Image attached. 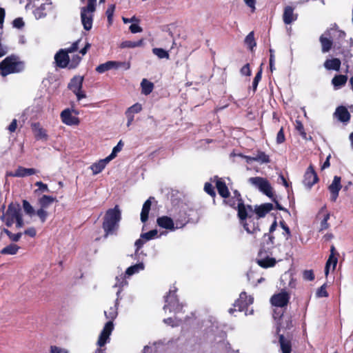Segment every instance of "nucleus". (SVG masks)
Masks as SVG:
<instances>
[{"instance_id":"f257e3e1","label":"nucleus","mask_w":353,"mask_h":353,"mask_svg":"<svg viewBox=\"0 0 353 353\" xmlns=\"http://www.w3.org/2000/svg\"><path fill=\"white\" fill-rule=\"evenodd\" d=\"M346 34L344 31L339 29L336 24L327 28L319 37L323 53L329 52L333 48L336 54H343L344 61L347 62L352 57L350 48L353 46L352 38L349 41L345 40Z\"/></svg>"},{"instance_id":"f03ea898","label":"nucleus","mask_w":353,"mask_h":353,"mask_svg":"<svg viewBox=\"0 0 353 353\" xmlns=\"http://www.w3.org/2000/svg\"><path fill=\"white\" fill-rule=\"evenodd\" d=\"M238 216L244 229L248 234L256 235L260 232L258 218L254 216V211L251 205H245L239 201L238 204Z\"/></svg>"},{"instance_id":"7ed1b4c3","label":"nucleus","mask_w":353,"mask_h":353,"mask_svg":"<svg viewBox=\"0 0 353 353\" xmlns=\"http://www.w3.org/2000/svg\"><path fill=\"white\" fill-rule=\"evenodd\" d=\"M118 305L119 301L117 299L115 301L114 307H110L109 311H104L105 316L109 321L105 324L97 341V345L99 347H103L109 341L110 336L114 329L113 321L117 318L118 315Z\"/></svg>"},{"instance_id":"20e7f679","label":"nucleus","mask_w":353,"mask_h":353,"mask_svg":"<svg viewBox=\"0 0 353 353\" xmlns=\"http://www.w3.org/2000/svg\"><path fill=\"white\" fill-rule=\"evenodd\" d=\"M121 219V212L118 205L106 211L103 221L105 237L113 234L119 228Z\"/></svg>"},{"instance_id":"39448f33","label":"nucleus","mask_w":353,"mask_h":353,"mask_svg":"<svg viewBox=\"0 0 353 353\" xmlns=\"http://www.w3.org/2000/svg\"><path fill=\"white\" fill-rule=\"evenodd\" d=\"M23 68V63L20 61L19 58L14 55L7 57L0 63V73L3 77L11 73L19 72Z\"/></svg>"},{"instance_id":"423d86ee","label":"nucleus","mask_w":353,"mask_h":353,"mask_svg":"<svg viewBox=\"0 0 353 353\" xmlns=\"http://www.w3.org/2000/svg\"><path fill=\"white\" fill-rule=\"evenodd\" d=\"M254 299L251 296H248L246 292H243L240 294L239 299L235 301L234 303V308H230L229 310L230 314H233L234 311L239 310L240 312L244 311L245 314L247 316L248 314H253V310L251 309L249 312H248V307L253 303Z\"/></svg>"},{"instance_id":"0eeeda50","label":"nucleus","mask_w":353,"mask_h":353,"mask_svg":"<svg viewBox=\"0 0 353 353\" xmlns=\"http://www.w3.org/2000/svg\"><path fill=\"white\" fill-rule=\"evenodd\" d=\"M176 288L172 287L170 289L168 294L165 296V304L163 306V310L166 312L169 310L170 312L178 313L181 311L183 305L179 303V300L175 294Z\"/></svg>"},{"instance_id":"6e6552de","label":"nucleus","mask_w":353,"mask_h":353,"mask_svg":"<svg viewBox=\"0 0 353 353\" xmlns=\"http://www.w3.org/2000/svg\"><path fill=\"white\" fill-rule=\"evenodd\" d=\"M21 211L19 204L11 203L8 205L6 212L1 216V219L8 227H10L21 216Z\"/></svg>"},{"instance_id":"1a4fd4ad","label":"nucleus","mask_w":353,"mask_h":353,"mask_svg":"<svg viewBox=\"0 0 353 353\" xmlns=\"http://www.w3.org/2000/svg\"><path fill=\"white\" fill-rule=\"evenodd\" d=\"M248 182L268 197H273L272 188L266 179L260 176L250 177Z\"/></svg>"},{"instance_id":"9d476101","label":"nucleus","mask_w":353,"mask_h":353,"mask_svg":"<svg viewBox=\"0 0 353 353\" xmlns=\"http://www.w3.org/2000/svg\"><path fill=\"white\" fill-rule=\"evenodd\" d=\"M158 225L170 231H174L176 229L182 228L186 222L182 223L179 221L174 222L173 219L167 216H162L157 219Z\"/></svg>"},{"instance_id":"9b49d317","label":"nucleus","mask_w":353,"mask_h":353,"mask_svg":"<svg viewBox=\"0 0 353 353\" xmlns=\"http://www.w3.org/2000/svg\"><path fill=\"white\" fill-rule=\"evenodd\" d=\"M290 299V294L285 290H282L278 294H274L270 299L271 303L276 307H285Z\"/></svg>"},{"instance_id":"f8f14e48","label":"nucleus","mask_w":353,"mask_h":353,"mask_svg":"<svg viewBox=\"0 0 353 353\" xmlns=\"http://www.w3.org/2000/svg\"><path fill=\"white\" fill-rule=\"evenodd\" d=\"M319 181L316 173L312 165H310L305 172L303 183L305 187L310 189Z\"/></svg>"},{"instance_id":"ddd939ff","label":"nucleus","mask_w":353,"mask_h":353,"mask_svg":"<svg viewBox=\"0 0 353 353\" xmlns=\"http://www.w3.org/2000/svg\"><path fill=\"white\" fill-rule=\"evenodd\" d=\"M94 10H90L87 8H81V19L83 28L86 30H90L92 26V13Z\"/></svg>"},{"instance_id":"4468645a","label":"nucleus","mask_w":353,"mask_h":353,"mask_svg":"<svg viewBox=\"0 0 353 353\" xmlns=\"http://www.w3.org/2000/svg\"><path fill=\"white\" fill-rule=\"evenodd\" d=\"M72 112L77 114L74 110L65 109L61 113L62 121L68 125H77L79 122V119L72 115Z\"/></svg>"},{"instance_id":"2eb2a0df","label":"nucleus","mask_w":353,"mask_h":353,"mask_svg":"<svg viewBox=\"0 0 353 353\" xmlns=\"http://www.w3.org/2000/svg\"><path fill=\"white\" fill-rule=\"evenodd\" d=\"M341 177L335 176L333 179L332 183L329 185L328 190L331 193L330 200L335 201L339 196V192L341 189Z\"/></svg>"},{"instance_id":"dca6fc26","label":"nucleus","mask_w":353,"mask_h":353,"mask_svg":"<svg viewBox=\"0 0 353 353\" xmlns=\"http://www.w3.org/2000/svg\"><path fill=\"white\" fill-rule=\"evenodd\" d=\"M68 53L65 50H60L54 56L57 65L60 68H65L69 64Z\"/></svg>"},{"instance_id":"f3484780","label":"nucleus","mask_w":353,"mask_h":353,"mask_svg":"<svg viewBox=\"0 0 353 353\" xmlns=\"http://www.w3.org/2000/svg\"><path fill=\"white\" fill-rule=\"evenodd\" d=\"M294 8L289 6L284 8L283 20L285 24H291L297 19L298 15L294 13Z\"/></svg>"},{"instance_id":"a211bd4d","label":"nucleus","mask_w":353,"mask_h":353,"mask_svg":"<svg viewBox=\"0 0 353 353\" xmlns=\"http://www.w3.org/2000/svg\"><path fill=\"white\" fill-rule=\"evenodd\" d=\"M152 201H154V197L150 196L143 205L140 217L142 223H145L148 219Z\"/></svg>"},{"instance_id":"6ab92c4d","label":"nucleus","mask_w":353,"mask_h":353,"mask_svg":"<svg viewBox=\"0 0 353 353\" xmlns=\"http://www.w3.org/2000/svg\"><path fill=\"white\" fill-rule=\"evenodd\" d=\"M38 172L34 168H26L21 166H19L14 173L10 174L11 176L14 177H25L27 176H30L32 174H35Z\"/></svg>"},{"instance_id":"aec40b11","label":"nucleus","mask_w":353,"mask_h":353,"mask_svg":"<svg viewBox=\"0 0 353 353\" xmlns=\"http://www.w3.org/2000/svg\"><path fill=\"white\" fill-rule=\"evenodd\" d=\"M273 209V205L270 203H266L262 204L259 206H256L254 211V214L255 213L257 215V218L263 217L270 212Z\"/></svg>"},{"instance_id":"412c9836","label":"nucleus","mask_w":353,"mask_h":353,"mask_svg":"<svg viewBox=\"0 0 353 353\" xmlns=\"http://www.w3.org/2000/svg\"><path fill=\"white\" fill-rule=\"evenodd\" d=\"M125 276L122 274L119 276H117L115 278L116 283L114 284L113 288H118V290L117 292V301L121 299L120 294L122 291V289L124 286L128 285V281L125 280Z\"/></svg>"},{"instance_id":"4be33fe9","label":"nucleus","mask_w":353,"mask_h":353,"mask_svg":"<svg viewBox=\"0 0 353 353\" xmlns=\"http://www.w3.org/2000/svg\"><path fill=\"white\" fill-rule=\"evenodd\" d=\"M83 81V77L81 76L74 77L68 83V88L73 92H77L79 90H81Z\"/></svg>"},{"instance_id":"5701e85b","label":"nucleus","mask_w":353,"mask_h":353,"mask_svg":"<svg viewBox=\"0 0 353 353\" xmlns=\"http://www.w3.org/2000/svg\"><path fill=\"white\" fill-rule=\"evenodd\" d=\"M32 130L37 139L47 140L48 135L46 131L39 123H32Z\"/></svg>"},{"instance_id":"b1692460","label":"nucleus","mask_w":353,"mask_h":353,"mask_svg":"<svg viewBox=\"0 0 353 353\" xmlns=\"http://www.w3.org/2000/svg\"><path fill=\"white\" fill-rule=\"evenodd\" d=\"M108 157L103 159L99 160L98 162L93 163L90 166V169L92 170L94 174H97L100 173L106 166V165L110 161Z\"/></svg>"},{"instance_id":"393cba45","label":"nucleus","mask_w":353,"mask_h":353,"mask_svg":"<svg viewBox=\"0 0 353 353\" xmlns=\"http://www.w3.org/2000/svg\"><path fill=\"white\" fill-rule=\"evenodd\" d=\"M335 114L339 121L342 122H347L350 119V114L344 106H340L336 108Z\"/></svg>"},{"instance_id":"a878e982","label":"nucleus","mask_w":353,"mask_h":353,"mask_svg":"<svg viewBox=\"0 0 353 353\" xmlns=\"http://www.w3.org/2000/svg\"><path fill=\"white\" fill-rule=\"evenodd\" d=\"M341 62L339 59L334 58L332 59H327L324 62V67L328 70L339 71Z\"/></svg>"},{"instance_id":"bb28decb","label":"nucleus","mask_w":353,"mask_h":353,"mask_svg":"<svg viewBox=\"0 0 353 353\" xmlns=\"http://www.w3.org/2000/svg\"><path fill=\"white\" fill-rule=\"evenodd\" d=\"M335 251L334 247L332 245L330 249L331 254L329 256L328 260L326 262L325 268V273L326 275L329 273L330 267L332 265L333 270L335 269L336 263H337V258L334 256V253Z\"/></svg>"},{"instance_id":"cd10ccee","label":"nucleus","mask_w":353,"mask_h":353,"mask_svg":"<svg viewBox=\"0 0 353 353\" xmlns=\"http://www.w3.org/2000/svg\"><path fill=\"white\" fill-rule=\"evenodd\" d=\"M216 187L218 190L219 194L223 198H227L230 195L229 190L228 187L225 185V183L221 179H217L216 183Z\"/></svg>"},{"instance_id":"c85d7f7f","label":"nucleus","mask_w":353,"mask_h":353,"mask_svg":"<svg viewBox=\"0 0 353 353\" xmlns=\"http://www.w3.org/2000/svg\"><path fill=\"white\" fill-rule=\"evenodd\" d=\"M279 343L283 353H291L292 347L289 339L281 334L279 336Z\"/></svg>"},{"instance_id":"c756f323","label":"nucleus","mask_w":353,"mask_h":353,"mask_svg":"<svg viewBox=\"0 0 353 353\" xmlns=\"http://www.w3.org/2000/svg\"><path fill=\"white\" fill-rule=\"evenodd\" d=\"M274 236L270 234L263 235V241L262 243V249L265 251L270 250L273 248Z\"/></svg>"},{"instance_id":"7c9ffc66","label":"nucleus","mask_w":353,"mask_h":353,"mask_svg":"<svg viewBox=\"0 0 353 353\" xmlns=\"http://www.w3.org/2000/svg\"><path fill=\"white\" fill-rule=\"evenodd\" d=\"M144 269V264L143 263H139L132 265L127 268L125 272V276L127 277H130L134 274L139 273L140 271Z\"/></svg>"},{"instance_id":"2f4dec72","label":"nucleus","mask_w":353,"mask_h":353,"mask_svg":"<svg viewBox=\"0 0 353 353\" xmlns=\"http://www.w3.org/2000/svg\"><path fill=\"white\" fill-rule=\"evenodd\" d=\"M117 65L118 63L117 61H109L98 65L96 68V71L99 73H103L108 70L114 68V66H117Z\"/></svg>"},{"instance_id":"473e14b6","label":"nucleus","mask_w":353,"mask_h":353,"mask_svg":"<svg viewBox=\"0 0 353 353\" xmlns=\"http://www.w3.org/2000/svg\"><path fill=\"white\" fill-rule=\"evenodd\" d=\"M141 93L145 95H148L152 92L154 84L146 79H143L141 83Z\"/></svg>"},{"instance_id":"72a5a7b5","label":"nucleus","mask_w":353,"mask_h":353,"mask_svg":"<svg viewBox=\"0 0 353 353\" xmlns=\"http://www.w3.org/2000/svg\"><path fill=\"white\" fill-rule=\"evenodd\" d=\"M55 201V197L43 195L39 199V203L41 208L46 209Z\"/></svg>"},{"instance_id":"f704fd0d","label":"nucleus","mask_w":353,"mask_h":353,"mask_svg":"<svg viewBox=\"0 0 353 353\" xmlns=\"http://www.w3.org/2000/svg\"><path fill=\"white\" fill-rule=\"evenodd\" d=\"M347 77L346 75L339 74L336 75L332 80V83L335 87V88H339L340 87L344 85L347 82Z\"/></svg>"},{"instance_id":"c9c22d12","label":"nucleus","mask_w":353,"mask_h":353,"mask_svg":"<svg viewBox=\"0 0 353 353\" xmlns=\"http://www.w3.org/2000/svg\"><path fill=\"white\" fill-rule=\"evenodd\" d=\"M252 159L260 163H267L270 162L269 156L262 151H258L256 154H254Z\"/></svg>"},{"instance_id":"e433bc0d","label":"nucleus","mask_w":353,"mask_h":353,"mask_svg":"<svg viewBox=\"0 0 353 353\" xmlns=\"http://www.w3.org/2000/svg\"><path fill=\"white\" fill-rule=\"evenodd\" d=\"M19 246H18L16 244H10L8 246L5 247L1 250V254H10V255H14L16 254L19 250Z\"/></svg>"},{"instance_id":"4c0bfd02","label":"nucleus","mask_w":353,"mask_h":353,"mask_svg":"<svg viewBox=\"0 0 353 353\" xmlns=\"http://www.w3.org/2000/svg\"><path fill=\"white\" fill-rule=\"evenodd\" d=\"M257 263L262 268H268L274 266L276 260L274 258L266 257L265 259H258Z\"/></svg>"},{"instance_id":"58836bf2","label":"nucleus","mask_w":353,"mask_h":353,"mask_svg":"<svg viewBox=\"0 0 353 353\" xmlns=\"http://www.w3.org/2000/svg\"><path fill=\"white\" fill-rule=\"evenodd\" d=\"M245 43L248 46V48L252 50L253 48L256 46V43L254 40V32H250L245 39Z\"/></svg>"},{"instance_id":"ea45409f","label":"nucleus","mask_w":353,"mask_h":353,"mask_svg":"<svg viewBox=\"0 0 353 353\" xmlns=\"http://www.w3.org/2000/svg\"><path fill=\"white\" fill-rule=\"evenodd\" d=\"M152 52L159 59H169L168 52L163 48H154L152 49Z\"/></svg>"},{"instance_id":"a19ab883","label":"nucleus","mask_w":353,"mask_h":353,"mask_svg":"<svg viewBox=\"0 0 353 353\" xmlns=\"http://www.w3.org/2000/svg\"><path fill=\"white\" fill-rule=\"evenodd\" d=\"M143 43L142 40H139L137 41H125L121 43V47L123 48H134L136 47L141 46Z\"/></svg>"},{"instance_id":"79ce46f5","label":"nucleus","mask_w":353,"mask_h":353,"mask_svg":"<svg viewBox=\"0 0 353 353\" xmlns=\"http://www.w3.org/2000/svg\"><path fill=\"white\" fill-rule=\"evenodd\" d=\"M23 208L26 214L30 216H32L35 214L34 208L26 200L23 201Z\"/></svg>"},{"instance_id":"37998d69","label":"nucleus","mask_w":353,"mask_h":353,"mask_svg":"<svg viewBox=\"0 0 353 353\" xmlns=\"http://www.w3.org/2000/svg\"><path fill=\"white\" fill-rule=\"evenodd\" d=\"M3 232L6 233L8 235V236L9 237V239L12 241H14V242L19 241V239H21V236H22V233L21 232H18L17 234H13L9 230L6 229V228L3 229Z\"/></svg>"},{"instance_id":"c03bdc74","label":"nucleus","mask_w":353,"mask_h":353,"mask_svg":"<svg viewBox=\"0 0 353 353\" xmlns=\"http://www.w3.org/2000/svg\"><path fill=\"white\" fill-rule=\"evenodd\" d=\"M123 146V144L122 141H119V143H117V145L113 148L111 154L109 156H108L109 159H110L112 161L113 159H114L115 157L117 156V153L119 152L122 150Z\"/></svg>"},{"instance_id":"a18cd8bd","label":"nucleus","mask_w":353,"mask_h":353,"mask_svg":"<svg viewBox=\"0 0 353 353\" xmlns=\"http://www.w3.org/2000/svg\"><path fill=\"white\" fill-rule=\"evenodd\" d=\"M158 234L157 230H152L148 232L143 233L141 234V237L146 241H149L154 239Z\"/></svg>"},{"instance_id":"49530a36","label":"nucleus","mask_w":353,"mask_h":353,"mask_svg":"<svg viewBox=\"0 0 353 353\" xmlns=\"http://www.w3.org/2000/svg\"><path fill=\"white\" fill-rule=\"evenodd\" d=\"M142 110V106L139 103H135L131 107H130L126 112H128V114H132L134 115L135 113H139Z\"/></svg>"},{"instance_id":"de8ad7c7","label":"nucleus","mask_w":353,"mask_h":353,"mask_svg":"<svg viewBox=\"0 0 353 353\" xmlns=\"http://www.w3.org/2000/svg\"><path fill=\"white\" fill-rule=\"evenodd\" d=\"M261 77H262V68L261 67L260 70L256 73V76H255V77H254V79L253 80V82H252V88H253V90L254 91H255L256 90L258 84H259V82L261 79Z\"/></svg>"},{"instance_id":"09e8293b","label":"nucleus","mask_w":353,"mask_h":353,"mask_svg":"<svg viewBox=\"0 0 353 353\" xmlns=\"http://www.w3.org/2000/svg\"><path fill=\"white\" fill-rule=\"evenodd\" d=\"M37 215L39 217L42 223H44L48 217V212L44 208H40L36 212Z\"/></svg>"},{"instance_id":"8fccbe9b","label":"nucleus","mask_w":353,"mask_h":353,"mask_svg":"<svg viewBox=\"0 0 353 353\" xmlns=\"http://www.w3.org/2000/svg\"><path fill=\"white\" fill-rule=\"evenodd\" d=\"M181 321V320H178L176 319H172V318H168V319H163V322L165 324L169 325L172 327L179 326L180 325Z\"/></svg>"},{"instance_id":"3c124183","label":"nucleus","mask_w":353,"mask_h":353,"mask_svg":"<svg viewBox=\"0 0 353 353\" xmlns=\"http://www.w3.org/2000/svg\"><path fill=\"white\" fill-rule=\"evenodd\" d=\"M34 15L37 19L43 18L46 16V13L43 10L42 7H40L34 10Z\"/></svg>"},{"instance_id":"603ef678","label":"nucleus","mask_w":353,"mask_h":353,"mask_svg":"<svg viewBox=\"0 0 353 353\" xmlns=\"http://www.w3.org/2000/svg\"><path fill=\"white\" fill-rule=\"evenodd\" d=\"M114 8H115L114 5H110L108 8V9H107V10L105 12V14L107 15L108 20L109 23L112 22V16H113V14H114Z\"/></svg>"},{"instance_id":"864d4df0","label":"nucleus","mask_w":353,"mask_h":353,"mask_svg":"<svg viewBox=\"0 0 353 353\" xmlns=\"http://www.w3.org/2000/svg\"><path fill=\"white\" fill-rule=\"evenodd\" d=\"M296 129L299 132L303 138H306V133L304 131L303 125L300 121H296Z\"/></svg>"},{"instance_id":"5fc2aeb1","label":"nucleus","mask_w":353,"mask_h":353,"mask_svg":"<svg viewBox=\"0 0 353 353\" xmlns=\"http://www.w3.org/2000/svg\"><path fill=\"white\" fill-rule=\"evenodd\" d=\"M204 190L210 196H214L215 192L212 185L210 183H205L204 185Z\"/></svg>"},{"instance_id":"6e6d98bb","label":"nucleus","mask_w":353,"mask_h":353,"mask_svg":"<svg viewBox=\"0 0 353 353\" xmlns=\"http://www.w3.org/2000/svg\"><path fill=\"white\" fill-rule=\"evenodd\" d=\"M316 296L318 297H327L328 294L325 290V285H323L316 292Z\"/></svg>"},{"instance_id":"4d7b16f0","label":"nucleus","mask_w":353,"mask_h":353,"mask_svg":"<svg viewBox=\"0 0 353 353\" xmlns=\"http://www.w3.org/2000/svg\"><path fill=\"white\" fill-rule=\"evenodd\" d=\"M303 279L307 281H312L314 279V275L312 270H305L303 274Z\"/></svg>"},{"instance_id":"13d9d810","label":"nucleus","mask_w":353,"mask_h":353,"mask_svg":"<svg viewBox=\"0 0 353 353\" xmlns=\"http://www.w3.org/2000/svg\"><path fill=\"white\" fill-rule=\"evenodd\" d=\"M35 185L37 186L39 188V190L42 192H49V189L48 188V185L43 183H42L41 181H37L35 183ZM38 191L36 190L35 192H37Z\"/></svg>"},{"instance_id":"bf43d9fd","label":"nucleus","mask_w":353,"mask_h":353,"mask_svg":"<svg viewBox=\"0 0 353 353\" xmlns=\"http://www.w3.org/2000/svg\"><path fill=\"white\" fill-rule=\"evenodd\" d=\"M129 29L130 32L134 34L141 32L143 30V29L137 23H132L130 26Z\"/></svg>"},{"instance_id":"052dcab7","label":"nucleus","mask_w":353,"mask_h":353,"mask_svg":"<svg viewBox=\"0 0 353 353\" xmlns=\"http://www.w3.org/2000/svg\"><path fill=\"white\" fill-rule=\"evenodd\" d=\"M13 26L17 28H21L24 26V22L22 18H17L12 22Z\"/></svg>"},{"instance_id":"680f3d73","label":"nucleus","mask_w":353,"mask_h":353,"mask_svg":"<svg viewBox=\"0 0 353 353\" xmlns=\"http://www.w3.org/2000/svg\"><path fill=\"white\" fill-rule=\"evenodd\" d=\"M80 40H77L75 42H74L70 47H69L68 48L65 49V50L68 52V53H71V52H73L76 50H77L78 49V47H79V43Z\"/></svg>"},{"instance_id":"e2e57ef3","label":"nucleus","mask_w":353,"mask_h":353,"mask_svg":"<svg viewBox=\"0 0 353 353\" xmlns=\"http://www.w3.org/2000/svg\"><path fill=\"white\" fill-rule=\"evenodd\" d=\"M280 327L284 329H290L292 327V322L290 318H288L285 320V325L283 324V319H282V322L280 323Z\"/></svg>"},{"instance_id":"0e129e2a","label":"nucleus","mask_w":353,"mask_h":353,"mask_svg":"<svg viewBox=\"0 0 353 353\" xmlns=\"http://www.w3.org/2000/svg\"><path fill=\"white\" fill-rule=\"evenodd\" d=\"M285 141V136L283 128H281L277 133L276 142L278 143H282Z\"/></svg>"},{"instance_id":"69168bd1","label":"nucleus","mask_w":353,"mask_h":353,"mask_svg":"<svg viewBox=\"0 0 353 353\" xmlns=\"http://www.w3.org/2000/svg\"><path fill=\"white\" fill-rule=\"evenodd\" d=\"M241 73L243 75L250 76L251 74V70L250 69L249 64L245 65L241 69Z\"/></svg>"},{"instance_id":"338daca9","label":"nucleus","mask_w":353,"mask_h":353,"mask_svg":"<svg viewBox=\"0 0 353 353\" xmlns=\"http://www.w3.org/2000/svg\"><path fill=\"white\" fill-rule=\"evenodd\" d=\"M17 119H13L11 122V123L9 125V126L8 127V130L10 132H14L16 129H17Z\"/></svg>"},{"instance_id":"774afa93","label":"nucleus","mask_w":353,"mask_h":353,"mask_svg":"<svg viewBox=\"0 0 353 353\" xmlns=\"http://www.w3.org/2000/svg\"><path fill=\"white\" fill-rule=\"evenodd\" d=\"M51 353H68L65 349H62L56 346L51 347Z\"/></svg>"}]
</instances>
